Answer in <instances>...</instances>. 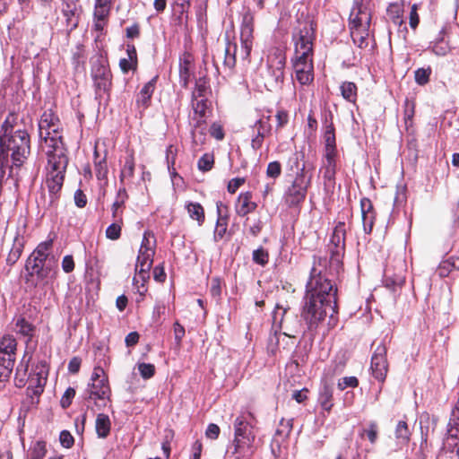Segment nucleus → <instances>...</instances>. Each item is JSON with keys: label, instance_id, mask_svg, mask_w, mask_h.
I'll return each mask as SVG.
<instances>
[{"label": "nucleus", "instance_id": "1", "mask_svg": "<svg viewBox=\"0 0 459 459\" xmlns=\"http://www.w3.org/2000/svg\"><path fill=\"white\" fill-rule=\"evenodd\" d=\"M336 294L337 288L328 277L325 259L315 257L301 309V318L308 331H315L328 314L333 318L337 313Z\"/></svg>", "mask_w": 459, "mask_h": 459}, {"label": "nucleus", "instance_id": "2", "mask_svg": "<svg viewBox=\"0 0 459 459\" xmlns=\"http://www.w3.org/2000/svg\"><path fill=\"white\" fill-rule=\"evenodd\" d=\"M48 167L46 186L50 195V204H53L59 197V192L63 186L65 173L68 163L65 152L57 147L56 152H48Z\"/></svg>", "mask_w": 459, "mask_h": 459}, {"label": "nucleus", "instance_id": "3", "mask_svg": "<svg viewBox=\"0 0 459 459\" xmlns=\"http://www.w3.org/2000/svg\"><path fill=\"white\" fill-rule=\"evenodd\" d=\"M60 121L52 110H45L39 122V137L44 143L42 148L48 152H56L57 146L65 152L62 135L60 134Z\"/></svg>", "mask_w": 459, "mask_h": 459}, {"label": "nucleus", "instance_id": "4", "mask_svg": "<svg viewBox=\"0 0 459 459\" xmlns=\"http://www.w3.org/2000/svg\"><path fill=\"white\" fill-rule=\"evenodd\" d=\"M255 434L253 425L244 416L234 420V440L232 454L237 459H249L254 453Z\"/></svg>", "mask_w": 459, "mask_h": 459}, {"label": "nucleus", "instance_id": "5", "mask_svg": "<svg viewBox=\"0 0 459 459\" xmlns=\"http://www.w3.org/2000/svg\"><path fill=\"white\" fill-rule=\"evenodd\" d=\"M91 75L95 90V99L102 100L104 96L109 95L112 74L108 61L101 56L91 59Z\"/></svg>", "mask_w": 459, "mask_h": 459}, {"label": "nucleus", "instance_id": "6", "mask_svg": "<svg viewBox=\"0 0 459 459\" xmlns=\"http://www.w3.org/2000/svg\"><path fill=\"white\" fill-rule=\"evenodd\" d=\"M346 228L344 222H338L334 227L329 244L330 270L339 273L342 265V257L345 251Z\"/></svg>", "mask_w": 459, "mask_h": 459}, {"label": "nucleus", "instance_id": "7", "mask_svg": "<svg viewBox=\"0 0 459 459\" xmlns=\"http://www.w3.org/2000/svg\"><path fill=\"white\" fill-rule=\"evenodd\" d=\"M311 175L308 177L306 176L305 165H303L302 168L299 169L295 179L284 195L285 203L290 207L298 206L304 202L307 188L311 184Z\"/></svg>", "mask_w": 459, "mask_h": 459}, {"label": "nucleus", "instance_id": "8", "mask_svg": "<svg viewBox=\"0 0 459 459\" xmlns=\"http://www.w3.org/2000/svg\"><path fill=\"white\" fill-rule=\"evenodd\" d=\"M316 25L313 21L302 23L299 32L293 36L295 40L296 57H313V45L315 39Z\"/></svg>", "mask_w": 459, "mask_h": 459}, {"label": "nucleus", "instance_id": "9", "mask_svg": "<svg viewBox=\"0 0 459 459\" xmlns=\"http://www.w3.org/2000/svg\"><path fill=\"white\" fill-rule=\"evenodd\" d=\"M285 57L277 55L270 58L264 75V86L270 91L280 90L284 82Z\"/></svg>", "mask_w": 459, "mask_h": 459}, {"label": "nucleus", "instance_id": "10", "mask_svg": "<svg viewBox=\"0 0 459 459\" xmlns=\"http://www.w3.org/2000/svg\"><path fill=\"white\" fill-rule=\"evenodd\" d=\"M371 14L367 6L362 4V0H354L353 7L349 17V30H369Z\"/></svg>", "mask_w": 459, "mask_h": 459}, {"label": "nucleus", "instance_id": "11", "mask_svg": "<svg viewBox=\"0 0 459 459\" xmlns=\"http://www.w3.org/2000/svg\"><path fill=\"white\" fill-rule=\"evenodd\" d=\"M387 348L384 343H379L371 357L370 368L376 379L384 382L388 371V362L386 359Z\"/></svg>", "mask_w": 459, "mask_h": 459}, {"label": "nucleus", "instance_id": "12", "mask_svg": "<svg viewBox=\"0 0 459 459\" xmlns=\"http://www.w3.org/2000/svg\"><path fill=\"white\" fill-rule=\"evenodd\" d=\"M254 32V15L247 10L242 19L240 30L241 55L242 58H247L252 49V39Z\"/></svg>", "mask_w": 459, "mask_h": 459}, {"label": "nucleus", "instance_id": "13", "mask_svg": "<svg viewBox=\"0 0 459 459\" xmlns=\"http://www.w3.org/2000/svg\"><path fill=\"white\" fill-rule=\"evenodd\" d=\"M296 57L293 61V68L296 74V80L301 85H308L314 80L313 57Z\"/></svg>", "mask_w": 459, "mask_h": 459}, {"label": "nucleus", "instance_id": "14", "mask_svg": "<svg viewBox=\"0 0 459 459\" xmlns=\"http://www.w3.org/2000/svg\"><path fill=\"white\" fill-rule=\"evenodd\" d=\"M45 263L40 259L30 255L25 263V281L26 282H31V285L36 286L37 282L33 281V277L37 276L39 280H42L47 276V271L44 268Z\"/></svg>", "mask_w": 459, "mask_h": 459}, {"label": "nucleus", "instance_id": "15", "mask_svg": "<svg viewBox=\"0 0 459 459\" xmlns=\"http://www.w3.org/2000/svg\"><path fill=\"white\" fill-rule=\"evenodd\" d=\"M153 249L139 250L136 259L135 272L140 273L143 278H150L149 271L152 265Z\"/></svg>", "mask_w": 459, "mask_h": 459}, {"label": "nucleus", "instance_id": "16", "mask_svg": "<svg viewBox=\"0 0 459 459\" xmlns=\"http://www.w3.org/2000/svg\"><path fill=\"white\" fill-rule=\"evenodd\" d=\"M78 0H63L62 12L66 18L67 25L74 29L78 25L80 8Z\"/></svg>", "mask_w": 459, "mask_h": 459}, {"label": "nucleus", "instance_id": "17", "mask_svg": "<svg viewBox=\"0 0 459 459\" xmlns=\"http://www.w3.org/2000/svg\"><path fill=\"white\" fill-rule=\"evenodd\" d=\"M361 217L365 233L369 234L372 231L375 223V211L373 204L368 198L360 200Z\"/></svg>", "mask_w": 459, "mask_h": 459}, {"label": "nucleus", "instance_id": "18", "mask_svg": "<svg viewBox=\"0 0 459 459\" xmlns=\"http://www.w3.org/2000/svg\"><path fill=\"white\" fill-rule=\"evenodd\" d=\"M110 393V388L108 383V378L103 377L101 380H97L94 383L89 385V388L87 389V397L86 399H100L103 400L106 397H108Z\"/></svg>", "mask_w": 459, "mask_h": 459}, {"label": "nucleus", "instance_id": "19", "mask_svg": "<svg viewBox=\"0 0 459 459\" xmlns=\"http://www.w3.org/2000/svg\"><path fill=\"white\" fill-rule=\"evenodd\" d=\"M385 285L386 288L395 290L397 288H401L405 282V270L403 263L400 264V268L395 273H391L389 268L385 271Z\"/></svg>", "mask_w": 459, "mask_h": 459}, {"label": "nucleus", "instance_id": "20", "mask_svg": "<svg viewBox=\"0 0 459 459\" xmlns=\"http://www.w3.org/2000/svg\"><path fill=\"white\" fill-rule=\"evenodd\" d=\"M193 56L189 53H185L179 59V83L181 87L188 88L192 75Z\"/></svg>", "mask_w": 459, "mask_h": 459}, {"label": "nucleus", "instance_id": "21", "mask_svg": "<svg viewBox=\"0 0 459 459\" xmlns=\"http://www.w3.org/2000/svg\"><path fill=\"white\" fill-rule=\"evenodd\" d=\"M251 192L241 193L236 203V212L238 215L244 217L252 212L256 208V204L251 201Z\"/></svg>", "mask_w": 459, "mask_h": 459}, {"label": "nucleus", "instance_id": "22", "mask_svg": "<svg viewBox=\"0 0 459 459\" xmlns=\"http://www.w3.org/2000/svg\"><path fill=\"white\" fill-rule=\"evenodd\" d=\"M157 80L158 76L156 75L143 85L136 98V104L138 106H142L143 108L149 106L152 93L155 90Z\"/></svg>", "mask_w": 459, "mask_h": 459}, {"label": "nucleus", "instance_id": "23", "mask_svg": "<svg viewBox=\"0 0 459 459\" xmlns=\"http://www.w3.org/2000/svg\"><path fill=\"white\" fill-rule=\"evenodd\" d=\"M16 345V341L12 335H4L0 340V358L4 359L9 358L14 360Z\"/></svg>", "mask_w": 459, "mask_h": 459}, {"label": "nucleus", "instance_id": "24", "mask_svg": "<svg viewBox=\"0 0 459 459\" xmlns=\"http://www.w3.org/2000/svg\"><path fill=\"white\" fill-rule=\"evenodd\" d=\"M293 419L284 420L281 419L280 421L279 428L275 430L273 445L276 444L280 446L281 442L284 441L291 432Z\"/></svg>", "mask_w": 459, "mask_h": 459}, {"label": "nucleus", "instance_id": "25", "mask_svg": "<svg viewBox=\"0 0 459 459\" xmlns=\"http://www.w3.org/2000/svg\"><path fill=\"white\" fill-rule=\"evenodd\" d=\"M209 93H211L209 78L206 75H202L195 80L192 99L206 98Z\"/></svg>", "mask_w": 459, "mask_h": 459}, {"label": "nucleus", "instance_id": "26", "mask_svg": "<svg viewBox=\"0 0 459 459\" xmlns=\"http://www.w3.org/2000/svg\"><path fill=\"white\" fill-rule=\"evenodd\" d=\"M452 270H459V254L442 261L437 272L440 277L444 278L448 276Z\"/></svg>", "mask_w": 459, "mask_h": 459}, {"label": "nucleus", "instance_id": "27", "mask_svg": "<svg viewBox=\"0 0 459 459\" xmlns=\"http://www.w3.org/2000/svg\"><path fill=\"white\" fill-rule=\"evenodd\" d=\"M218 219L216 223V228L214 231V239L215 241H219L221 239L227 230V217L222 216V207L223 204L221 202H217L216 204Z\"/></svg>", "mask_w": 459, "mask_h": 459}, {"label": "nucleus", "instance_id": "28", "mask_svg": "<svg viewBox=\"0 0 459 459\" xmlns=\"http://www.w3.org/2000/svg\"><path fill=\"white\" fill-rule=\"evenodd\" d=\"M110 420L108 415L100 413L96 418V432L99 437L105 438L110 432Z\"/></svg>", "mask_w": 459, "mask_h": 459}, {"label": "nucleus", "instance_id": "29", "mask_svg": "<svg viewBox=\"0 0 459 459\" xmlns=\"http://www.w3.org/2000/svg\"><path fill=\"white\" fill-rule=\"evenodd\" d=\"M318 402L323 410L330 411L333 406V388L328 385H324L320 389Z\"/></svg>", "mask_w": 459, "mask_h": 459}, {"label": "nucleus", "instance_id": "30", "mask_svg": "<svg viewBox=\"0 0 459 459\" xmlns=\"http://www.w3.org/2000/svg\"><path fill=\"white\" fill-rule=\"evenodd\" d=\"M23 239L16 237L6 258V262L8 264L13 265L19 260L23 251Z\"/></svg>", "mask_w": 459, "mask_h": 459}, {"label": "nucleus", "instance_id": "31", "mask_svg": "<svg viewBox=\"0 0 459 459\" xmlns=\"http://www.w3.org/2000/svg\"><path fill=\"white\" fill-rule=\"evenodd\" d=\"M255 135L265 137L268 135L272 130V126L270 123V116L264 117L257 121H255V125L252 127Z\"/></svg>", "mask_w": 459, "mask_h": 459}, {"label": "nucleus", "instance_id": "32", "mask_svg": "<svg viewBox=\"0 0 459 459\" xmlns=\"http://www.w3.org/2000/svg\"><path fill=\"white\" fill-rule=\"evenodd\" d=\"M186 209L191 219L198 221L201 225L204 221V210L199 203L189 202L186 204Z\"/></svg>", "mask_w": 459, "mask_h": 459}, {"label": "nucleus", "instance_id": "33", "mask_svg": "<svg viewBox=\"0 0 459 459\" xmlns=\"http://www.w3.org/2000/svg\"><path fill=\"white\" fill-rule=\"evenodd\" d=\"M342 96L347 101L354 103L357 100V86L352 82H343L340 87Z\"/></svg>", "mask_w": 459, "mask_h": 459}, {"label": "nucleus", "instance_id": "34", "mask_svg": "<svg viewBox=\"0 0 459 459\" xmlns=\"http://www.w3.org/2000/svg\"><path fill=\"white\" fill-rule=\"evenodd\" d=\"M411 432L405 421L398 422L395 429V437L398 445H406L410 440Z\"/></svg>", "mask_w": 459, "mask_h": 459}, {"label": "nucleus", "instance_id": "35", "mask_svg": "<svg viewBox=\"0 0 459 459\" xmlns=\"http://www.w3.org/2000/svg\"><path fill=\"white\" fill-rule=\"evenodd\" d=\"M368 30H369L362 29L360 30L350 31L353 43L359 48H365L368 47L369 35Z\"/></svg>", "mask_w": 459, "mask_h": 459}, {"label": "nucleus", "instance_id": "36", "mask_svg": "<svg viewBox=\"0 0 459 459\" xmlns=\"http://www.w3.org/2000/svg\"><path fill=\"white\" fill-rule=\"evenodd\" d=\"M236 50L237 46L235 44H228V47L224 51V61L223 65L225 68L232 70L236 65Z\"/></svg>", "mask_w": 459, "mask_h": 459}, {"label": "nucleus", "instance_id": "37", "mask_svg": "<svg viewBox=\"0 0 459 459\" xmlns=\"http://www.w3.org/2000/svg\"><path fill=\"white\" fill-rule=\"evenodd\" d=\"M192 105L195 114L199 116L198 123H201V120L206 117L208 100L206 98L192 99Z\"/></svg>", "mask_w": 459, "mask_h": 459}, {"label": "nucleus", "instance_id": "38", "mask_svg": "<svg viewBox=\"0 0 459 459\" xmlns=\"http://www.w3.org/2000/svg\"><path fill=\"white\" fill-rule=\"evenodd\" d=\"M112 4L107 3H100L95 0L94 6V19H98L99 21H107Z\"/></svg>", "mask_w": 459, "mask_h": 459}, {"label": "nucleus", "instance_id": "39", "mask_svg": "<svg viewBox=\"0 0 459 459\" xmlns=\"http://www.w3.org/2000/svg\"><path fill=\"white\" fill-rule=\"evenodd\" d=\"M51 247L52 240L41 242L38 245L36 249L30 255H34L35 257L40 259L45 263L48 256V251L50 250Z\"/></svg>", "mask_w": 459, "mask_h": 459}, {"label": "nucleus", "instance_id": "40", "mask_svg": "<svg viewBox=\"0 0 459 459\" xmlns=\"http://www.w3.org/2000/svg\"><path fill=\"white\" fill-rule=\"evenodd\" d=\"M13 365V359L0 358V382L5 381L10 377Z\"/></svg>", "mask_w": 459, "mask_h": 459}, {"label": "nucleus", "instance_id": "41", "mask_svg": "<svg viewBox=\"0 0 459 459\" xmlns=\"http://www.w3.org/2000/svg\"><path fill=\"white\" fill-rule=\"evenodd\" d=\"M122 224H123V221H119L117 220H115V222L110 224L106 229L105 233H106L107 238L111 239V240L118 239L121 236Z\"/></svg>", "mask_w": 459, "mask_h": 459}, {"label": "nucleus", "instance_id": "42", "mask_svg": "<svg viewBox=\"0 0 459 459\" xmlns=\"http://www.w3.org/2000/svg\"><path fill=\"white\" fill-rule=\"evenodd\" d=\"M214 164V156L212 153H204L197 162L198 169L203 172L210 171Z\"/></svg>", "mask_w": 459, "mask_h": 459}, {"label": "nucleus", "instance_id": "43", "mask_svg": "<svg viewBox=\"0 0 459 459\" xmlns=\"http://www.w3.org/2000/svg\"><path fill=\"white\" fill-rule=\"evenodd\" d=\"M252 259L254 263L264 266L268 264L269 261V254L267 250H265L264 247H259L253 251L252 254Z\"/></svg>", "mask_w": 459, "mask_h": 459}, {"label": "nucleus", "instance_id": "44", "mask_svg": "<svg viewBox=\"0 0 459 459\" xmlns=\"http://www.w3.org/2000/svg\"><path fill=\"white\" fill-rule=\"evenodd\" d=\"M16 327L18 329V333H20L25 337H28V341L30 340L32 333L34 331V327L31 324H30L24 318H21L17 321Z\"/></svg>", "mask_w": 459, "mask_h": 459}, {"label": "nucleus", "instance_id": "45", "mask_svg": "<svg viewBox=\"0 0 459 459\" xmlns=\"http://www.w3.org/2000/svg\"><path fill=\"white\" fill-rule=\"evenodd\" d=\"M430 74H431V69L429 67L418 68L414 72L415 82L419 85H425L429 82Z\"/></svg>", "mask_w": 459, "mask_h": 459}, {"label": "nucleus", "instance_id": "46", "mask_svg": "<svg viewBox=\"0 0 459 459\" xmlns=\"http://www.w3.org/2000/svg\"><path fill=\"white\" fill-rule=\"evenodd\" d=\"M46 453V443L43 441H37L31 449L30 459H43Z\"/></svg>", "mask_w": 459, "mask_h": 459}, {"label": "nucleus", "instance_id": "47", "mask_svg": "<svg viewBox=\"0 0 459 459\" xmlns=\"http://www.w3.org/2000/svg\"><path fill=\"white\" fill-rule=\"evenodd\" d=\"M324 139L325 147H336L334 126L332 123L326 126Z\"/></svg>", "mask_w": 459, "mask_h": 459}, {"label": "nucleus", "instance_id": "48", "mask_svg": "<svg viewBox=\"0 0 459 459\" xmlns=\"http://www.w3.org/2000/svg\"><path fill=\"white\" fill-rule=\"evenodd\" d=\"M134 171V160L133 155H128L126 158L125 164L121 169V176L131 178Z\"/></svg>", "mask_w": 459, "mask_h": 459}, {"label": "nucleus", "instance_id": "49", "mask_svg": "<svg viewBox=\"0 0 459 459\" xmlns=\"http://www.w3.org/2000/svg\"><path fill=\"white\" fill-rule=\"evenodd\" d=\"M16 120V117L14 114H9L2 125L1 128V135H5L6 134H13L14 123Z\"/></svg>", "mask_w": 459, "mask_h": 459}, {"label": "nucleus", "instance_id": "50", "mask_svg": "<svg viewBox=\"0 0 459 459\" xmlns=\"http://www.w3.org/2000/svg\"><path fill=\"white\" fill-rule=\"evenodd\" d=\"M359 385V380L356 377H344L339 379L337 386L340 390H344L348 387L355 388Z\"/></svg>", "mask_w": 459, "mask_h": 459}, {"label": "nucleus", "instance_id": "51", "mask_svg": "<svg viewBox=\"0 0 459 459\" xmlns=\"http://www.w3.org/2000/svg\"><path fill=\"white\" fill-rule=\"evenodd\" d=\"M138 370L143 378L149 379L154 376L155 367L150 363H140L138 364Z\"/></svg>", "mask_w": 459, "mask_h": 459}, {"label": "nucleus", "instance_id": "52", "mask_svg": "<svg viewBox=\"0 0 459 459\" xmlns=\"http://www.w3.org/2000/svg\"><path fill=\"white\" fill-rule=\"evenodd\" d=\"M281 173V165L279 161H272L267 165L266 176L272 178H277Z\"/></svg>", "mask_w": 459, "mask_h": 459}, {"label": "nucleus", "instance_id": "53", "mask_svg": "<svg viewBox=\"0 0 459 459\" xmlns=\"http://www.w3.org/2000/svg\"><path fill=\"white\" fill-rule=\"evenodd\" d=\"M75 395V390L73 387H68L65 392L64 393L61 400H60V405L63 409L68 408L72 401Z\"/></svg>", "mask_w": 459, "mask_h": 459}, {"label": "nucleus", "instance_id": "54", "mask_svg": "<svg viewBox=\"0 0 459 459\" xmlns=\"http://www.w3.org/2000/svg\"><path fill=\"white\" fill-rule=\"evenodd\" d=\"M95 172L96 177L99 180L105 179L108 175V167L105 161V159L102 160H100L98 162H95Z\"/></svg>", "mask_w": 459, "mask_h": 459}, {"label": "nucleus", "instance_id": "55", "mask_svg": "<svg viewBox=\"0 0 459 459\" xmlns=\"http://www.w3.org/2000/svg\"><path fill=\"white\" fill-rule=\"evenodd\" d=\"M364 433L367 435L370 443L375 444L378 434L377 424L374 421L370 422L368 428L364 429Z\"/></svg>", "mask_w": 459, "mask_h": 459}, {"label": "nucleus", "instance_id": "56", "mask_svg": "<svg viewBox=\"0 0 459 459\" xmlns=\"http://www.w3.org/2000/svg\"><path fill=\"white\" fill-rule=\"evenodd\" d=\"M413 116H414V103H413V101L406 100L405 103H404V121L407 126L409 123H410V125L411 124Z\"/></svg>", "mask_w": 459, "mask_h": 459}, {"label": "nucleus", "instance_id": "57", "mask_svg": "<svg viewBox=\"0 0 459 459\" xmlns=\"http://www.w3.org/2000/svg\"><path fill=\"white\" fill-rule=\"evenodd\" d=\"M59 440L61 445L65 448H70L74 443V437L68 430L61 431Z\"/></svg>", "mask_w": 459, "mask_h": 459}, {"label": "nucleus", "instance_id": "58", "mask_svg": "<svg viewBox=\"0 0 459 459\" xmlns=\"http://www.w3.org/2000/svg\"><path fill=\"white\" fill-rule=\"evenodd\" d=\"M135 273L136 275L133 279V283L137 288L138 292L143 294L147 290L144 283L149 278H143L140 273H137L136 272Z\"/></svg>", "mask_w": 459, "mask_h": 459}, {"label": "nucleus", "instance_id": "59", "mask_svg": "<svg viewBox=\"0 0 459 459\" xmlns=\"http://www.w3.org/2000/svg\"><path fill=\"white\" fill-rule=\"evenodd\" d=\"M137 63L128 58H121L119 61L120 69L124 74L128 73L130 70H134L136 68Z\"/></svg>", "mask_w": 459, "mask_h": 459}, {"label": "nucleus", "instance_id": "60", "mask_svg": "<svg viewBox=\"0 0 459 459\" xmlns=\"http://www.w3.org/2000/svg\"><path fill=\"white\" fill-rule=\"evenodd\" d=\"M37 385L35 386H29L27 388V393L29 395H36L39 396L43 392V387L45 383L42 382L41 377H38L37 379Z\"/></svg>", "mask_w": 459, "mask_h": 459}, {"label": "nucleus", "instance_id": "61", "mask_svg": "<svg viewBox=\"0 0 459 459\" xmlns=\"http://www.w3.org/2000/svg\"><path fill=\"white\" fill-rule=\"evenodd\" d=\"M244 183L245 178H232L228 184V192L230 194H234Z\"/></svg>", "mask_w": 459, "mask_h": 459}, {"label": "nucleus", "instance_id": "62", "mask_svg": "<svg viewBox=\"0 0 459 459\" xmlns=\"http://www.w3.org/2000/svg\"><path fill=\"white\" fill-rule=\"evenodd\" d=\"M275 117L277 121V128L283 127L289 121V114L285 110H278L275 115Z\"/></svg>", "mask_w": 459, "mask_h": 459}, {"label": "nucleus", "instance_id": "63", "mask_svg": "<svg viewBox=\"0 0 459 459\" xmlns=\"http://www.w3.org/2000/svg\"><path fill=\"white\" fill-rule=\"evenodd\" d=\"M74 203L77 207L83 208L87 204V197L81 189H77L74 193Z\"/></svg>", "mask_w": 459, "mask_h": 459}, {"label": "nucleus", "instance_id": "64", "mask_svg": "<svg viewBox=\"0 0 459 459\" xmlns=\"http://www.w3.org/2000/svg\"><path fill=\"white\" fill-rule=\"evenodd\" d=\"M220 434V428L218 425L214 423H211L208 425L205 435L208 438L217 439Z\"/></svg>", "mask_w": 459, "mask_h": 459}]
</instances>
